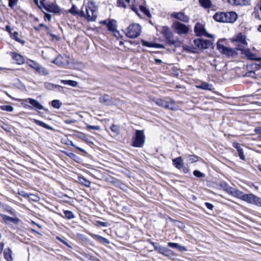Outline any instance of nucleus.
<instances>
[{"instance_id": "f257e3e1", "label": "nucleus", "mask_w": 261, "mask_h": 261, "mask_svg": "<svg viewBox=\"0 0 261 261\" xmlns=\"http://www.w3.org/2000/svg\"><path fill=\"white\" fill-rule=\"evenodd\" d=\"M81 17H84L88 21H96L98 14V8L93 1L84 3L81 9Z\"/></svg>"}, {"instance_id": "f03ea898", "label": "nucleus", "mask_w": 261, "mask_h": 261, "mask_svg": "<svg viewBox=\"0 0 261 261\" xmlns=\"http://www.w3.org/2000/svg\"><path fill=\"white\" fill-rule=\"evenodd\" d=\"M154 102L159 106L171 110L177 109V106L174 100L170 97H166L165 99L155 98L153 99Z\"/></svg>"}, {"instance_id": "7ed1b4c3", "label": "nucleus", "mask_w": 261, "mask_h": 261, "mask_svg": "<svg viewBox=\"0 0 261 261\" xmlns=\"http://www.w3.org/2000/svg\"><path fill=\"white\" fill-rule=\"evenodd\" d=\"M141 27L137 23L130 24L125 30V35L132 39L138 37L141 34Z\"/></svg>"}, {"instance_id": "20e7f679", "label": "nucleus", "mask_w": 261, "mask_h": 261, "mask_svg": "<svg viewBox=\"0 0 261 261\" xmlns=\"http://www.w3.org/2000/svg\"><path fill=\"white\" fill-rule=\"evenodd\" d=\"M145 136L143 130H136L132 138V145L135 147L141 148L143 146Z\"/></svg>"}, {"instance_id": "39448f33", "label": "nucleus", "mask_w": 261, "mask_h": 261, "mask_svg": "<svg viewBox=\"0 0 261 261\" xmlns=\"http://www.w3.org/2000/svg\"><path fill=\"white\" fill-rule=\"evenodd\" d=\"M172 28L175 33L180 35L187 34L190 30L188 26L178 21H173Z\"/></svg>"}, {"instance_id": "423d86ee", "label": "nucleus", "mask_w": 261, "mask_h": 261, "mask_svg": "<svg viewBox=\"0 0 261 261\" xmlns=\"http://www.w3.org/2000/svg\"><path fill=\"white\" fill-rule=\"evenodd\" d=\"M236 49L241 51V53L244 55L248 60L256 61H261V57H257L256 55L251 53L249 48L242 47V45H238Z\"/></svg>"}, {"instance_id": "0eeeda50", "label": "nucleus", "mask_w": 261, "mask_h": 261, "mask_svg": "<svg viewBox=\"0 0 261 261\" xmlns=\"http://www.w3.org/2000/svg\"><path fill=\"white\" fill-rule=\"evenodd\" d=\"M217 48L220 53L228 57L234 58L238 55V53L234 49L226 47L219 43H217Z\"/></svg>"}, {"instance_id": "6e6552de", "label": "nucleus", "mask_w": 261, "mask_h": 261, "mask_svg": "<svg viewBox=\"0 0 261 261\" xmlns=\"http://www.w3.org/2000/svg\"><path fill=\"white\" fill-rule=\"evenodd\" d=\"M161 33L164 35L166 39L167 42L169 45L175 44V40L174 39L172 32L167 26H163L161 27Z\"/></svg>"}, {"instance_id": "1a4fd4ad", "label": "nucleus", "mask_w": 261, "mask_h": 261, "mask_svg": "<svg viewBox=\"0 0 261 261\" xmlns=\"http://www.w3.org/2000/svg\"><path fill=\"white\" fill-rule=\"evenodd\" d=\"M194 32L198 36H204L209 38L213 37L212 35L209 34L206 32L204 25L200 22H197L195 24Z\"/></svg>"}, {"instance_id": "9d476101", "label": "nucleus", "mask_w": 261, "mask_h": 261, "mask_svg": "<svg viewBox=\"0 0 261 261\" xmlns=\"http://www.w3.org/2000/svg\"><path fill=\"white\" fill-rule=\"evenodd\" d=\"M45 0H42L40 1V5L38 6L39 7H41V6H42L43 8H44L46 11L54 13H59L61 11V9L60 7L57 6L56 4H55L54 3L50 4H45Z\"/></svg>"}, {"instance_id": "9b49d317", "label": "nucleus", "mask_w": 261, "mask_h": 261, "mask_svg": "<svg viewBox=\"0 0 261 261\" xmlns=\"http://www.w3.org/2000/svg\"><path fill=\"white\" fill-rule=\"evenodd\" d=\"M194 44L195 46L199 49H206L209 48L212 45L210 41L201 39H195L194 40Z\"/></svg>"}, {"instance_id": "f8f14e48", "label": "nucleus", "mask_w": 261, "mask_h": 261, "mask_svg": "<svg viewBox=\"0 0 261 261\" xmlns=\"http://www.w3.org/2000/svg\"><path fill=\"white\" fill-rule=\"evenodd\" d=\"M220 187L228 194H231L232 196H239L240 194L239 191H237L235 188L230 187L224 181L220 183Z\"/></svg>"}, {"instance_id": "ddd939ff", "label": "nucleus", "mask_w": 261, "mask_h": 261, "mask_svg": "<svg viewBox=\"0 0 261 261\" xmlns=\"http://www.w3.org/2000/svg\"><path fill=\"white\" fill-rule=\"evenodd\" d=\"M171 17L185 23L188 22L190 20L189 17L181 12H173L171 14Z\"/></svg>"}, {"instance_id": "4468645a", "label": "nucleus", "mask_w": 261, "mask_h": 261, "mask_svg": "<svg viewBox=\"0 0 261 261\" xmlns=\"http://www.w3.org/2000/svg\"><path fill=\"white\" fill-rule=\"evenodd\" d=\"M240 198L248 203L261 207V198L259 197H240Z\"/></svg>"}, {"instance_id": "2eb2a0df", "label": "nucleus", "mask_w": 261, "mask_h": 261, "mask_svg": "<svg viewBox=\"0 0 261 261\" xmlns=\"http://www.w3.org/2000/svg\"><path fill=\"white\" fill-rule=\"evenodd\" d=\"M232 41L233 42H236L240 43V44L236 45L237 47L238 45H242V47H244V45H247V43L246 40L245 36L243 35L241 33L238 34L235 37H233Z\"/></svg>"}, {"instance_id": "dca6fc26", "label": "nucleus", "mask_w": 261, "mask_h": 261, "mask_svg": "<svg viewBox=\"0 0 261 261\" xmlns=\"http://www.w3.org/2000/svg\"><path fill=\"white\" fill-rule=\"evenodd\" d=\"M99 102L106 106H111L113 105L112 98L108 94H105L102 96L99 97Z\"/></svg>"}, {"instance_id": "f3484780", "label": "nucleus", "mask_w": 261, "mask_h": 261, "mask_svg": "<svg viewBox=\"0 0 261 261\" xmlns=\"http://www.w3.org/2000/svg\"><path fill=\"white\" fill-rule=\"evenodd\" d=\"M26 102H29L31 104L34 108L37 110H44V107L36 99L29 98L24 100Z\"/></svg>"}, {"instance_id": "a211bd4d", "label": "nucleus", "mask_w": 261, "mask_h": 261, "mask_svg": "<svg viewBox=\"0 0 261 261\" xmlns=\"http://www.w3.org/2000/svg\"><path fill=\"white\" fill-rule=\"evenodd\" d=\"M155 250L166 256H169L170 255H173V252L171 250L162 246H160V247H155Z\"/></svg>"}, {"instance_id": "6ab92c4d", "label": "nucleus", "mask_w": 261, "mask_h": 261, "mask_svg": "<svg viewBox=\"0 0 261 261\" xmlns=\"http://www.w3.org/2000/svg\"><path fill=\"white\" fill-rule=\"evenodd\" d=\"M0 218H2L6 224H10V223L17 224L19 222V219L17 218L10 217L2 214H0Z\"/></svg>"}, {"instance_id": "aec40b11", "label": "nucleus", "mask_w": 261, "mask_h": 261, "mask_svg": "<svg viewBox=\"0 0 261 261\" xmlns=\"http://www.w3.org/2000/svg\"><path fill=\"white\" fill-rule=\"evenodd\" d=\"M214 19L218 22H226L227 15L224 12L216 13L213 16Z\"/></svg>"}, {"instance_id": "412c9836", "label": "nucleus", "mask_w": 261, "mask_h": 261, "mask_svg": "<svg viewBox=\"0 0 261 261\" xmlns=\"http://www.w3.org/2000/svg\"><path fill=\"white\" fill-rule=\"evenodd\" d=\"M252 16L256 19L261 20V0L254 7Z\"/></svg>"}, {"instance_id": "4be33fe9", "label": "nucleus", "mask_w": 261, "mask_h": 261, "mask_svg": "<svg viewBox=\"0 0 261 261\" xmlns=\"http://www.w3.org/2000/svg\"><path fill=\"white\" fill-rule=\"evenodd\" d=\"M12 59L15 60L17 64L21 65L24 63V59L20 55L15 53H11Z\"/></svg>"}, {"instance_id": "5701e85b", "label": "nucleus", "mask_w": 261, "mask_h": 261, "mask_svg": "<svg viewBox=\"0 0 261 261\" xmlns=\"http://www.w3.org/2000/svg\"><path fill=\"white\" fill-rule=\"evenodd\" d=\"M233 147L237 150L240 159L242 160H245V157L244 154L243 150L240 145L238 143H234L233 144Z\"/></svg>"}, {"instance_id": "b1692460", "label": "nucleus", "mask_w": 261, "mask_h": 261, "mask_svg": "<svg viewBox=\"0 0 261 261\" xmlns=\"http://www.w3.org/2000/svg\"><path fill=\"white\" fill-rule=\"evenodd\" d=\"M227 15V21L226 22H233L237 19V14L234 12H229L226 13Z\"/></svg>"}, {"instance_id": "393cba45", "label": "nucleus", "mask_w": 261, "mask_h": 261, "mask_svg": "<svg viewBox=\"0 0 261 261\" xmlns=\"http://www.w3.org/2000/svg\"><path fill=\"white\" fill-rule=\"evenodd\" d=\"M173 164L178 169H181L183 166L182 159L181 156L177 157L173 160Z\"/></svg>"}, {"instance_id": "a878e982", "label": "nucleus", "mask_w": 261, "mask_h": 261, "mask_svg": "<svg viewBox=\"0 0 261 261\" xmlns=\"http://www.w3.org/2000/svg\"><path fill=\"white\" fill-rule=\"evenodd\" d=\"M196 87L198 89L212 91L213 89V86L212 84L206 82H202L200 84L197 85Z\"/></svg>"}, {"instance_id": "bb28decb", "label": "nucleus", "mask_w": 261, "mask_h": 261, "mask_svg": "<svg viewBox=\"0 0 261 261\" xmlns=\"http://www.w3.org/2000/svg\"><path fill=\"white\" fill-rule=\"evenodd\" d=\"M168 246L169 247H171L172 248H176L180 251H187V249L185 247L182 246H181L177 243H176L169 242V243H168Z\"/></svg>"}, {"instance_id": "cd10ccee", "label": "nucleus", "mask_w": 261, "mask_h": 261, "mask_svg": "<svg viewBox=\"0 0 261 261\" xmlns=\"http://www.w3.org/2000/svg\"><path fill=\"white\" fill-rule=\"evenodd\" d=\"M185 158H187V162L189 163H193L198 161L199 157L194 154H185L184 155Z\"/></svg>"}, {"instance_id": "c85d7f7f", "label": "nucleus", "mask_w": 261, "mask_h": 261, "mask_svg": "<svg viewBox=\"0 0 261 261\" xmlns=\"http://www.w3.org/2000/svg\"><path fill=\"white\" fill-rule=\"evenodd\" d=\"M199 3L202 7L205 9H209L212 6L211 0H199Z\"/></svg>"}, {"instance_id": "c756f323", "label": "nucleus", "mask_w": 261, "mask_h": 261, "mask_svg": "<svg viewBox=\"0 0 261 261\" xmlns=\"http://www.w3.org/2000/svg\"><path fill=\"white\" fill-rule=\"evenodd\" d=\"M12 251L10 248H7L4 250V255L5 258L7 261H12L13 258L12 256Z\"/></svg>"}, {"instance_id": "7c9ffc66", "label": "nucleus", "mask_w": 261, "mask_h": 261, "mask_svg": "<svg viewBox=\"0 0 261 261\" xmlns=\"http://www.w3.org/2000/svg\"><path fill=\"white\" fill-rule=\"evenodd\" d=\"M234 5L246 6L250 3V0H232Z\"/></svg>"}, {"instance_id": "2f4dec72", "label": "nucleus", "mask_w": 261, "mask_h": 261, "mask_svg": "<svg viewBox=\"0 0 261 261\" xmlns=\"http://www.w3.org/2000/svg\"><path fill=\"white\" fill-rule=\"evenodd\" d=\"M34 122L36 124L39 125V126H41L44 128H45L46 129H50V130H53V128L50 126L49 125H47V124L45 123L44 122L41 121H40V120H37V119H34Z\"/></svg>"}, {"instance_id": "473e14b6", "label": "nucleus", "mask_w": 261, "mask_h": 261, "mask_svg": "<svg viewBox=\"0 0 261 261\" xmlns=\"http://www.w3.org/2000/svg\"><path fill=\"white\" fill-rule=\"evenodd\" d=\"M18 33L17 32H15L14 33H12L10 35V37L12 39L15 40V41H17L18 42L21 43L22 44H24L25 42L24 40H22L18 38Z\"/></svg>"}, {"instance_id": "72a5a7b5", "label": "nucleus", "mask_w": 261, "mask_h": 261, "mask_svg": "<svg viewBox=\"0 0 261 261\" xmlns=\"http://www.w3.org/2000/svg\"><path fill=\"white\" fill-rule=\"evenodd\" d=\"M61 83L64 85H67L73 87H75L77 85V82L72 80H61Z\"/></svg>"}, {"instance_id": "f704fd0d", "label": "nucleus", "mask_w": 261, "mask_h": 261, "mask_svg": "<svg viewBox=\"0 0 261 261\" xmlns=\"http://www.w3.org/2000/svg\"><path fill=\"white\" fill-rule=\"evenodd\" d=\"M63 58L61 55L58 56V57L53 60L51 62L58 65V66H62L64 64V62L63 61Z\"/></svg>"}, {"instance_id": "c9c22d12", "label": "nucleus", "mask_w": 261, "mask_h": 261, "mask_svg": "<svg viewBox=\"0 0 261 261\" xmlns=\"http://www.w3.org/2000/svg\"><path fill=\"white\" fill-rule=\"evenodd\" d=\"M69 12L73 15H77L81 17V10H77V7L75 5L72 6Z\"/></svg>"}, {"instance_id": "e433bc0d", "label": "nucleus", "mask_w": 261, "mask_h": 261, "mask_svg": "<svg viewBox=\"0 0 261 261\" xmlns=\"http://www.w3.org/2000/svg\"><path fill=\"white\" fill-rule=\"evenodd\" d=\"M79 182L85 186L86 187H89L91 184V182L89 180L86 179L84 177H79Z\"/></svg>"}, {"instance_id": "4c0bfd02", "label": "nucleus", "mask_w": 261, "mask_h": 261, "mask_svg": "<svg viewBox=\"0 0 261 261\" xmlns=\"http://www.w3.org/2000/svg\"><path fill=\"white\" fill-rule=\"evenodd\" d=\"M111 129L115 136L119 135L120 133V127L118 125L113 124L111 126Z\"/></svg>"}, {"instance_id": "58836bf2", "label": "nucleus", "mask_w": 261, "mask_h": 261, "mask_svg": "<svg viewBox=\"0 0 261 261\" xmlns=\"http://www.w3.org/2000/svg\"><path fill=\"white\" fill-rule=\"evenodd\" d=\"M94 238L97 241L103 243L109 244L110 243L109 241L107 239L103 238L101 236H100L99 235H95Z\"/></svg>"}, {"instance_id": "ea45409f", "label": "nucleus", "mask_w": 261, "mask_h": 261, "mask_svg": "<svg viewBox=\"0 0 261 261\" xmlns=\"http://www.w3.org/2000/svg\"><path fill=\"white\" fill-rule=\"evenodd\" d=\"M108 30L114 32L116 30V25L113 20L110 21L107 24Z\"/></svg>"}, {"instance_id": "a19ab883", "label": "nucleus", "mask_w": 261, "mask_h": 261, "mask_svg": "<svg viewBox=\"0 0 261 261\" xmlns=\"http://www.w3.org/2000/svg\"><path fill=\"white\" fill-rule=\"evenodd\" d=\"M62 103L59 100L55 99L51 101V106L56 109H59Z\"/></svg>"}, {"instance_id": "79ce46f5", "label": "nucleus", "mask_w": 261, "mask_h": 261, "mask_svg": "<svg viewBox=\"0 0 261 261\" xmlns=\"http://www.w3.org/2000/svg\"><path fill=\"white\" fill-rule=\"evenodd\" d=\"M36 71L42 75H46L48 74V71L45 68L43 67L41 65L39 66Z\"/></svg>"}, {"instance_id": "37998d69", "label": "nucleus", "mask_w": 261, "mask_h": 261, "mask_svg": "<svg viewBox=\"0 0 261 261\" xmlns=\"http://www.w3.org/2000/svg\"><path fill=\"white\" fill-rule=\"evenodd\" d=\"M1 110L7 112H12L14 110V108L11 106L4 105L0 107Z\"/></svg>"}, {"instance_id": "c03bdc74", "label": "nucleus", "mask_w": 261, "mask_h": 261, "mask_svg": "<svg viewBox=\"0 0 261 261\" xmlns=\"http://www.w3.org/2000/svg\"><path fill=\"white\" fill-rule=\"evenodd\" d=\"M44 87L48 90H54L55 89V84L48 82H45L44 83Z\"/></svg>"}, {"instance_id": "a18cd8bd", "label": "nucleus", "mask_w": 261, "mask_h": 261, "mask_svg": "<svg viewBox=\"0 0 261 261\" xmlns=\"http://www.w3.org/2000/svg\"><path fill=\"white\" fill-rule=\"evenodd\" d=\"M140 10L143 12L147 16L150 17H151V14L150 13L149 10L147 9L146 7L143 6H140Z\"/></svg>"}, {"instance_id": "49530a36", "label": "nucleus", "mask_w": 261, "mask_h": 261, "mask_svg": "<svg viewBox=\"0 0 261 261\" xmlns=\"http://www.w3.org/2000/svg\"><path fill=\"white\" fill-rule=\"evenodd\" d=\"M64 213L65 217L68 219H72L74 218V216L71 211H65Z\"/></svg>"}, {"instance_id": "de8ad7c7", "label": "nucleus", "mask_w": 261, "mask_h": 261, "mask_svg": "<svg viewBox=\"0 0 261 261\" xmlns=\"http://www.w3.org/2000/svg\"><path fill=\"white\" fill-rule=\"evenodd\" d=\"M29 65L33 68V69H35L36 70H37V68L39 67V66L40 65L39 64H38L37 62L34 61H32V60H30L29 61Z\"/></svg>"}, {"instance_id": "09e8293b", "label": "nucleus", "mask_w": 261, "mask_h": 261, "mask_svg": "<svg viewBox=\"0 0 261 261\" xmlns=\"http://www.w3.org/2000/svg\"><path fill=\"white\" fill-rule=\"evenodd\" d=\"M141 43L143 46L148 47H153V43L149 42L148 41L142 40Z\"/></svg>"}, {"instance_id": "8fccbe9b", "label": "nucleus", "mask_w": 261, "mask_h": 261, "mask_svg": "<svg viewBox=\"0 0 261 261\" xmlns=\"http://www.w3.org/2000/svg\"><path fill=\"white\" fill-rule=\"evenodd\" d=\"M117 6L118 7H122L123 8H125L126 7V5L123 0H117Z\"/></svg>"}, {"instance_id": "3c124183", "label": "nucleus", "mask_w": 261, "mask_h": 261, "mask_svg": "<svg viewBox=\"0 0 261 261\" xmlns=\"http://www.w3.org/2000/svg\"><path fill=\"white\" fill-rule=\"evenodd\" d=\"M193 174L197 177H204L205 176L204 174L198 170H195L193 172Z\"/></svg>"}, {"instance_id": "603ef678", "label": "nucleus", "mask_w": 261, "mask_h": 261, "mask_svg": "<svg viewBox=\"0 0 261 261\" xmlns=\"http://www.w3.org/2000/svg\"><path fill=\"white\" fill-rule=\"evenodd\" d=\"M9 1V6L13 9L14 7L17 5L18 0H8Z\"/></svg>"}, {"instance_id": "864d4df0", "label": "nucleus", "mask_w": 261, "mask_h": 261, "mask_svg": "<svg viewBox=\"0 0 261 261\" xmlns=\"http://www.w3.org/2000/svg\"><path fill=\"white\" fill-rule=\"evenodd\" d=\"M87 128L89 129H94V130H99L100 127L98 125H88L87 126Z\"/></svg>"}, {"instance_id": "5fc2aeb1", "label": "nucleus", "mask_w": 261, "mask_h": 261, "mask_svg": "<svg viewBox=\"0 0 261 261\" xmlns=\"http://www.w3.org/2000/svg\"><path fill=\"white\" fill-rule=\"evenodd\" d=\"M245 76H248V77H254L255 76V73L254 71H250L246 72L245 74Z\"/></svg>"}, {"instance_id": "6e6d98bb", "label": "nucleus", "mask_w": 261, "mask_h": 261, "mask_svg": "<svg viewBox=\"0 0 261 261\" xmlns=\"http://www.w3.org/2000/svg\"><path fill=\"white\" fill-rule=\"evenodd\" d=\"M69 144L70 145H71L72 146L75 147V148L77 149L78 150H80L81 151L85 152V150L83 149L76 146L72 141H70V144Z\"/></svg>"}, {"instance_id": "4d7b16f0", "label": "nucleus", "mask_w": 261, "mask_h": 261, "mask_svg": "<svg viewBox=\"0 0 261 261\" xmlns=\"http://www.w3.org/2000/svg\"><path fill=\"white\" fill-rule=\"evenodd\" d=\"M153 47L158 48H164V46L161 44L153 43Z\"/></svg>"}, {"instance_id": "13d9d810", "label": "nucleus", "mask_w": 261, "mask_h": 261, "mask_svg": "<svg viewBox=\"0 0 261 261\" xmlns=\"http://www.w3.org/2000/svg\"><path fill=\"white\" fill-rule=\"evenodd\" d=\"M97 223L103 227H107L108 226V223L105 222L97 221Z\"/></svg>"}, {"instance_id": "bf43d9fd", "label": "nucleus", "mask_w": 261, "mask_h": 261, "mask_svg": "<svg viewBox=\"0 0 261 261\" xmlns=\"http://www.w3.org/2000/svg\"><path fill=\"white\" fill-rule=\"evenodd\" d=\"M47 34L48 35H50V36H51L53 38H55L56 40H59V37H58L56 35H54V34H51L50 31H48L47 32Z\"/></svg>"}, {"instance_id": "052dcab7", "label": "nucleus", "mask_w": 261, "mask_h": 261, "mask_svg": "<svg viewBox=\"0 0 261 261\" xmlns=\"http://www.w3.org/2000/svg\"><path fill=\"white\" fill-rule=\"evenodd\" d=\"M205 205H206V207H207L208 209H209V210H213V204H212L211 203H207V202H206V203H205Z\"/></svg>"}, {"instance_id": "680f3d73", "label": "nucleus", "mask_w": 261, "mask_h": 261, "mask_svg": "<svg viewBox=\"0 0 261 261\" xmlns=\"http://www.w3.org/2000/svg\"><path fill=\"white\" fill-rule=\"evenodd\" d=\"M56 89L58 91L61 92L63 89V87L58 85H55V89Z\"/></svg>"}, {"instance_id": "e2e57ef3", "label": "nucleus", "mask_w": 261, "mask_h": 261, "mask_svg": "<svg viewBox=\"0 0 261 261\" xmlns=\"http://www.w3.org/2000/svg\"><path fill=\"white\" fill-rule=\"evenodd\" d=\"M57 239L59 241H60V242H61L62 243H63V244H64L65 245H67V246H69L68 245V244H67V242H66L65 241H64V240H63L61 238H60V237H56Z\"/></svg>"}, {"instance_id": "0e129e2a", "label": "nucleus", "mask_w": 261, "mask_h": 261, "mask_svg": "<svg viewBox=\"0 0 261 261\" xmlns=\"http://www.w3.org/2000/svg\"><path fill=\"white\" fill-rule=\"evenodd\" d=\"M11 28L10 27V25H6V30L9 33V34L11 35L12 34V32H11Z\"/></svg>"}, {"instance_id": "69168bd1", "label": "nucleus", "mask_w": 261, "mask_h": 261, "mask_svg": "<svg viewBox=\"0 0 261 261\" xmlns=\"http://www.w3.org/2000/svg\"><path fill=\"white\" fill-rule=\"evenodd\" d=\"M4 243L3 242L0 243V254L2 253V251L4 249Z\"/></svg>"}, {"instance_id": "338daca9", "label": "nucleus", "mask_w": 261, "mask_h": 261, "mask_svg": "<svg viewBox=\"0 0 261 261\" xmlns=\"http://www.w3.org/2000/svg\"><path fill=\"white\" fill-rule=\"evenodd\" d=\"M181 169H182L183 172L185 173H188L189 171V169L187 167L182 166V168Z\"/></svg>"}, {"instance_id": "774afa93", "label": "nucleus", "mask_w": 261, "mask_h": 261, "mask_svg": "<svg viewBox=\"0 0 261 261\" xmlns=\"http://www.w3.org/2000/svg\"><path fill=\"white\" fill-rule=\"evenodd\" d=\"M45 17L48 20H50L51 19V15L48 14H45Z\"/></svg>"}]
</instances>
